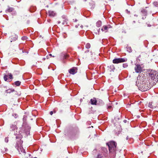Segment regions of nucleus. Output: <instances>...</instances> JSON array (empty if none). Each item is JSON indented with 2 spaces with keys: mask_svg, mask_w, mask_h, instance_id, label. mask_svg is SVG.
I'll use <instances>...</instances> for the list:
<instances>
[{
  "mask_svg": "<svg viewBox=\"0 0 158 158\" xmlns=\"http://www.w3.org/2000/svg\"><path fill=\"white\" fill-rule=\"evenodd\" d=\"M26 38V37H22V38L23 40H24Z\"/></svg>",
  "mask_w": 158,
  "mask_h": 158,
  "instance_id": "nucleus-30",
  "label": "nucleus"
},
{
  "mask_svg": "<svg viewBox=\"0 0 158 158\" xmlns=\"http://www.w3.org/2000/svg\"><path fill=\"white\" fill-rule=\"evenodd\" d=\"M61 56H63V59H66L68 57L69 55L66 53L61 54Z\"/></svg>",
  "mask_w": 158,
  "mask_h": 158,
  "instance_id": "nucleus-12",
  "label": "nucleus"
},
{
  "mask_svg": "<svg viewBox=\"0 0 158 158\" xmlns=\"http://www.w3.org/2000/svg\"><path fill=\"white\" fill-rule=\"evenodd\" d=\"M9 77L10 79H12L13 78L12 75L11 73H9L8 74Z\"/></svg>",
  "mask_w": 158,
  "mask_h": 158,
  "instance_id": "nucleus-26",
  "label": "nucleus"
},
{
  "mask_svg": "<svg viewBox=\"0 0 158 158\" xmlns=\"http://www.w3.org/2000/svg\"><path fill=\"white\" fill-rule=\"evenodd\" d=\"M145 18H146V17H145L144 18L143 17V18H142V19H144Z\"/></svg>",
  "mask_w": 158,
  "mask_h": 158,
  "instance_id": "nucleus-36",
  "label": "nucleus"
},
{
  "mask_svg": "<svg viewBox=\"0 0 158 158\" xmlns=\"http://www.w3.org/2000/svg\"><path fill=\"white\" fill-rule=\"evenodd\" d=\"M21 82L19 81H17L14 83V84L16 85V86H19L21 84Z\"/></svg>",
  "mask_w": 158,
  "mask_h": 158,
  "instance_id": "nucleus-17",
  "label": "nucleus"
},
{
  "mask_svg": "<svg viewBox=\"0 0 158 158\" xmlns=\"http://www.w3.org/2000/svg\"><path fill=\"white\" fill-rule=\"evenodd\" d=\"M157 107H158V103L157 104Z\"/></svg>",
  "mask_w": 158,
  "mask_h": 158,
  "instance_id": "nucleus-41",
  "label": "nucleus"
},
{
  "mask_svg": "<svg viewBox=\"0 0 158 158\" xmlns=\"http://www.w3.org/2000/svg\"><path fill=\"white\" fill-rule=\"evenodd\" d=\"M63 24H64V22L63 23Z\"/></svg>",
  "mask_w": 158,
  "mask_h": 158,
  "instance_id": "nucleus-37",
  "label": "nucleus"
},
{
  "mask_svg": "<svg viewBox=\"0 0 158 158\" xmlns=\"http://www.w3.org/2000/svg\"><path fill=\"white\" fill-rule=\"evenodd\" d=\"M22 143L20 142L19 143H17L16 144V148L18 150L19 153L20 154L22 153H25V150L23 147L21 146Z\"/></svg>",
  "mask_w": 158,
  "mask_h": 158,
  "instance_id": "nucleus-4",
  "label": "nucleus"
},
{
  "mask_svg": "<svg viewBox=\"0 0 158 158\" xmlns=\"http://www.w3.org/2000/svg\"><path fill=\"white\" fill-rule=\"evenodd\" d=\"M123 122H124V123H126V122H127V121H126V120H124L123 121Z\"/></svg>",
  "mask_w": 158,
  "mask_h": 158,
  "instance_id": "nucleus-33",
  "label": "nucleus"
},
{
  "mask_svg": "<svg viewBox=\"0 0 158 158\" xmlns=\"http://www.w3.org/2000/svg\"><path fill=\"white\" fill-rule=\"evenodd\" d=\"M52 57H55V56H52Z\"/></svg>",
  "mask_w": 158,
  "mask_h": 158,
  "instance_id": "nucleus-39",
  "label": "nucleus"
},
{
  "mask_svg": "<svg viewBox=\"0 0 158 158\" xmlns=\"http://www.w3.org/2000/svg\"><path fill=\"white\" fill-rule=\"evenodd\" d=\"M22 138V135H18V136H16V139H19L20 140L19 142L18 143H19L20 142H21V139Z\"/></svg>",
  "mask_w": 158,
  "mask_h": 158,
  "instance_id": "nucleus-19",
  "label": "nucleus"
},
{
  "mask_svg": "<svg viewBox=\"0 0 158 158\" xmlns=\"http://www.w3.org/2000/svg\"><path fill=\"white\" fill-rule=\"evenodd\" d=\"M90 102H91V104L92 105H97V101L96 100V99L95 98L91 99L90 100Z\"/></svg>",
  "mask_w": 158,
  "mask_h": 158,
  "instance_id": "nucleus-10",
  "label": "nucleus"
},
{
  "mask_svg": "<svg viewBox=\"0 0 158 158\" xmlns=\"http://www.w3.org/2000/svg\"><path fill=\"white\" fill-rule=\"evenodd\" d=\"M102 156L101 154H98V155L96 158H102Z\"/></svg>",
  "mask_w": 158,
  "mask_h": 158,
  "instance_id": "nucleus-24",
  "label": "nucleus"
},
{
  "mask_svg": "<svg viewBox=\"0 0 158 158\" xmlns=\"http://www.w3.org/2000/svg\"><path fill=\"white\" fill-rule=\"evenodd\" d=\"M8 77V76L6 75H5L4 77V80L5 81H6L8 79L7 77Z\"/></svg>",
  "mask_w": 158,
  "mask_h": 158,
  "instance_id": "nucleus-22",
  "label": "nucleus"
},
{
  "mask_svg": "<svg viewBox=\"0 0 158 158\" xmlns=\"http://www.w3.org/2000/svg\"><path fill=\"white\" fill-rule=\"evenodd\" d=\"M128 139V136H127V137H126V139L127 140Z\"/></svg>",
  "mask_w": 158,
  "mask_h": 158,
  "instance_id": "nucleus-35",
  "label": "nucleus"
},
{
  "mask_svg": "<svg viewBox=\"0 0 158 158\" xmlns=\"http://www.w3.org/2000/svg\"><path fill=\"white\" fill-rule=\"evenodd\" d=\"M110 67H112L113 68V69H115V68L113 66V65H110Z\"/></svg>",
  "mask_w": 158,
  "mask_h": 158,
  "instance_id": "nucleus-31",
  "label": "nucleus"
},
{
  "mask_svg": "<svg viewBox=\"0 0 158 158\" xmlns=\"http://www.w3.org/2000/svg\"><path fill=\"white\" fill-rule=\"evenodd\" d=\"M142 68L141 67L140 65L139 64H137L135 65V70L136 73H141L142 71Z\"/></svg>",
  "mask_w": 158,
  "mask_h": 158,
  "instance_id": "nucleus-6",
  "label": "nucleus"
},
{
  "mask_svg": "<svg viewBox=\"0 0 158 158\" xmlns=\"http://www.w3.org/2000/svg\"><path fill=\"white\" fill-rule=\"evenodd\" d=\"M72 134V132H68V133L66 135L67 136H69L70 135Z\"/></svg>",
  "mask_w": 158,
  "mask_h": 158,
  "instance_id": "nucleus-25",
  "label": "nucleus"
},
{
  "mask_svg": "<svg viewBox=\"0 0 158 158\" xmlns=\"http://www.w3.org/2000/svg\"><path fill=\"white\" fill-rule=\"evenodd\" d=\"M17 128L16 126L15 125H12L10 127V131H12L15 130Z\"/></svg>",
  "mask_w": 158,
  "mask_h": 158,
  "instance_id": "nucleus-11",
  "label": "nucleus"
},
{
  "mask_svg": "<svg viewBox=\"0 0 158 158\" xmlns=\"http://www.w3.org/2000/svg\"><path fill=\"white\" fill-rule=\"evenodd\" d=\"M150 77L153 81V82H156L158 80V73L156 71H152L149 73Z\"/></svg>",
  "mask_w": 158,
  "mask_h": 158,
  "instance_id": "nucleus-3",
  "label": "nucleus"
},
{
  "mask_svg": "<svg viewBox=\"0 0 158 158\" xmlns=\"http://www.w3.org/2000/svg\"><path fill=\"white\" fill-rule=\"evenodd\" d=\"M77 68L76 67H73L72 68L69 69V72L70 74H74L77 72Z\"/></svg>",
  "mask_w": 158,
  "mask_h": 158,
  "instance_id": "nucleus-8",
  "label": "nucleus"
},
{
  "mask_svg": "<svg viewBox=\"0 0 158 158\" xmlns=\"http://www.w3.org/2000/svg\"><path fill=\"white\" fill-rule=\"evenodd\" d=\"M49 56H52V55L51 54H49Z\"/></svg>",
  "mask_w": 158,
  "mask_h": 158,
  "instance_id": "nucleus-34",
  "label": "nucleus"
},
{
  "mask_svg": "<svg viewBox=\"0 0 158 158\" xmlns=\"http://www.w3.org/2000/svg\"><path fill=\"white\" fill-rule=\"evenodd\" d=\"M141 12L144 15V16H146L147 14V10L143 9L141 11Z\"/></svg>",
  "mask_w": 158,
  "mask_h": 158,
  "instance_id": "nucleus-15",
  "label": "nucleus"
},
{
  "mask_svg": "<svg viewBox=\"0 0 158 158\" xmlns=\"http://www.w3.org/2000/svg\"><path fill=\"white\" fill-rule=\"evenodd\" d=\"M111 27V26L110 24L104 26L102 28L101 30L102 31H105V32H107L108 31V29L110 28Z\"/></svg>",
  "mask_w": 158,
  "mask_h": 158,
  "instance_id": "nucleus-7",
  "label": "nucleus"
},
{
  "mask_svg": "<svg viewBox=\"0 0 158 158\" xmlns=\"http://www.w3.org/2000/svg\"><path fill=\"white\" fill-rule=\"evenodd\" d=\"M153 4L156 6H157L158 5V2H154L153 3Z\"/></svg>",
  "mask_w": 158,
  "mask_h": 158,
  "instance_id": "nucleus-28",
  "label": "nucleus"
},
{
  "mask_svg": "<svg viewBox=\"0 0 158 158\" xmlns=\"http://www.w3.org/2000/svg\"><path fill=\"white\" fill-rule=\"evenodd\" d=\"M6 91L7 93H10L11 92H15V90L13 89H9L6 90Z\"/></svg>",
  "mask_w": 158,
  "mask_h": 158,
  "instance_id": "nucleus-13",
  "label": "nucleus"
},
{
  "mask_svg": "<svg viewBox=\"0 0 158 158\" xmlns=\"http://www.w3.org/2000/svg\"><path fill=\"white\" fill-rule=\"evenodd\" d=\"M54 113H56V111H54Z\"/></svg>",
  "mask_w": 158,
  "mask_h": 158,
  "instance_id": "nucleus-40",
  "label": "nucleus"
},
{
  "mask_svg": "<svg viewBox=\"0 0 158 158\" xmlns=\"http://www.w3.org/2000/svg\"><path fill=\"white\" fill-rule=\"evenodd\" d=\"M14 9L11 7H9L6 10V13L10 12L13 11Z\"/></svg>",
  "mask_w": 158,
  "mask_h": 158,
  "instance_id": "nucleus-14",
  "label": "nucleus"
},
{
  "mask_svg": "<svg viewBox=\"0 0 158 158\" xmlns=\"http://www.w3.org/2000/svg\"><path fill=\"white\" fill-rule=\"evenodd\" d=\"M53 114V111H50V114L51 115H52V114Z\"/></svg>",
  "mask_w": 158,
  "mask_h": 158,
  "instance_id": "nucleus-29",
  "label": "nucleus"
},
{
  "mask_svg": "<svg viewBox=\"0 0 158 158\" xmlns=\"http://www.w3.org/2000/svg\"><path fill=\"white\" fill-rule=\"evenodd\" d=\"M102 24V22L101 21H98L96 23L97 26L98 27H100Z\"/></svg>",
  "mask_w": 158,
  "mask_h": 158,
  "instance_id": "nucleus-16",
  "label": "nucleus"
},
{
  "mask_svg": "<svg viewBox=\"0 0 158 158\" xmlns=\"http://www.w3.org/2000/svg\"><path fill=\"white\" fill-rule=\"evenodd\" d=\"M85 47L86 48H89L90 47V45L89 44L87 43L86 44Z\"/></svg>",
  "mask_w": 158,
  "mask_h": 158,
  "instance_id": "nucleus-23",
  "label": "nucleus"
},
{
  "mask_svg": "<svg viewBox=\"0 0 158 158\" xmlns=\"http://www.w3.org/2000/svg\"><path fill=\"white\" fill-rule=\"evenodd\" d=\"M111 106H108V109H110L111 108Z\"/></svg>",
  "mask_w": 158,
  "mask_h": 158,
  "instance_id": "nucleus-32",
  "label": "nucleus"
},
{
  "mask_svg": "<svg viewBox=\"0 0 158 158\" xmlns=\"http://www.w3.org/2000/svg\"><path fill=\"white\" fill-rule=\"evenodd\" d=\"M149 107L151 108H153L154 107H155V106H153V105L152 104V103H149Z\"/></svg>",
  "mask_w": 158,
  "mask_h": 158,
  "instance_id": "nucleus-21",
  "label": "nucleus"
},
{
  "mask_svg": "<svg viewBox=\"0 0 158 158\" xmlns=\"http://www.w3.org/2000/svg\"><path fill=\"white\" fill-rule=\"evenodd\" d=\"M10 38V41L11 42L12 41H16L18 38V36L15 34H14L11 36Z\"/></svg>",
  "mask_w": 158,
  "mask_h": 158,
  "instance_id": "nucleus-9",
  "label": "nucleus"
},
{
  "mask_svg": "<svg viewBox=\"0 0 158 158\" xmlns=\"http://www.w3.org/2000/svg\"><path fill=\"white\" fill-rule=\"evenodd\" d=\"M127 66V63H125L123 64V67L124 68H126Z\"/></svg>",
  "mask_w": 158,
  "mask_h": 158,
  "instance_id": "nucleus-27",
  "label": "nucleus"
},
{
  "mask_svg": "<svg viewBox=\"0 0 158 158\" xmlns=\"http://www.w3.org/2000/svg\"><path fill=\"white\" fill-rule=\"evenodd\" d=\"M109 147V151L110 152H114L116 151V143L114 141H110L106 143Z\"/></svg>",
  "mask_w": 158,
  "mask_h": 158,
  "instance_id": "nucleus-2",
  "label": "nucleus"
},
{
  "mask_svg": "<svg viewBox=\"0 0 158 158\" xmlns=\"http://www.w3.org/2000/svg\"><path fill=\"white\" fill-rule=\"evenodd\" d=\"M136 85L139 87V89L142 91H145L148 90V83L146 81H143V79H137L136 82Z\"/></svg>",
  "mask_w": 158,
  "mask_h": 158,
  "instance_id": "nucleus-1",
  "label": "nucleus"
},
{
  "mask_svg": "<svg viewBox=\"0 0 158 158\" xmlns=\"http://www.w3.org/2000/svg\"><path fill=\"white\" fill-rule=\"evenodd\" d=\"M49 15L51 16H54L55 15V13L53 11H50L49 12Z\"/></svg>",
  "mask_w": 158,
  "mask_h": 158,
  "instance_id": "nucleus-18",
  "label": "nucleus"
},
{
  "mask_svg": "<svg viewBox=\"0 0 158 158\" xmlns=\"http://www.w3.org/2000/svg\"><path fill=\"white\" fill-rule=\"evenodd\" d=\"M127 51L129 52H131L132 51V50L131 47H128L127 48Z\"/></svg>",
  "mask_w": 158,
  "mask_h": 158,
  "instance_id": "nucleus-20",
  "label": "nucleus"
},
{
  "mask_svg": "<svg viewBox=\"0 0 158 158\" xmlns=\"http://www.w3.org/2000/svg\"><path fill=\"white\" fill-rule=\"evenodd\" d=\"M127 59L126 58H115L113 60V63L114 64H118L126 62Z\"/></svg>",
  "mask_w": 158,
  "mask_h": 158,
  "instance_id": "nucleus-5",
  "label": "nucleus"
},
{
  "mask_svg": "<svg viewBox=\"0 0 158 158\" xmlns=\"http://www.w3.org/2000/svg\"><path fill=\"white\" fill-rule=\"evenodd\" d=\"M64 19H65V20H67V19H65V18H64Z\"/></svg>",
  "mask_w": 158,
  "mask_h": 158,
  "instance_id": "nucleus-38",
  "label": "nucleus"
}]
</instances>
